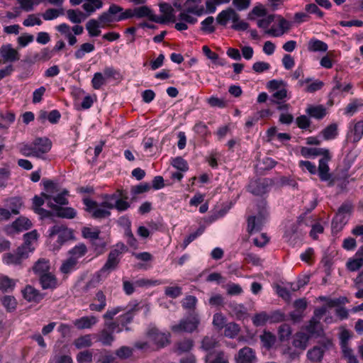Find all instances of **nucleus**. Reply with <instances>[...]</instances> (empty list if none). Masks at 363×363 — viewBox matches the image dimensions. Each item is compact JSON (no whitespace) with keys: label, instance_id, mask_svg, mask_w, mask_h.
Returning a JSON list of instances; mask_svg holds the SVG:
<instances>
[{"label":"nucleus","instance_id":"6e6d98bb","mask_svg":"<svg viewBox=\"0 0 363 363\" xmlns=\"http://www.w3.org/2000/svg\"><path fill=\"white\" fill-rule=\"evenodd\" d=\"M133 350L128 346H122L116 350V357L120 359H126L133 355Z\"/></svg>","mask_w":363,"mask_h":363},{"label":"nucleus","instance_id":"a19ab883","mask_svg":"<svg viewBox=\"0 0 363 363\" xmlns=\"http://www.w3.org/2000/svg\"><path fill=\"white\" fill-rule=\"evenodd\" d=\"M325 151H329V150L324 148L302 147L301 149V154L302 156L305 157L318 155L323 156L325 154Z\"/></svg>","mask_w":363,"mask_h":363},{"label":"nucleus","instance_id":"603ef678","mask_svg":"<svg viewBox=\"0 0 363 363\" xmlns=\"http://www.w3.org/2000/svg\"><path fill=\"white\" fill-rule=\"evenodd\" d=\"M106 77L101 72H96L94 74V77L91 79V85L94 89H100L103 85L106 84Z\"/></svg>","mask_w":363,"mask_h":363},{"label":"nucleus","instance_id":"69168bd1","mask_svg":"<svg viewBox=\"0 0 363 363\" xmlns=\"http://www.w3.org/2000/svg\"><path fill=\"white\" fill-rule=\"evenodd\" d=\"M197 303V299L194 296L189 295L182 302V306L184 308L194 311Z\"/></svg>","mask_w":363,"mask_h":363},{"label":"nucleus","instance_id":"bb28decb","mask_svg":"<svg viewBox=\"0 0 363 363\" xmlns=\"http://www.w3.org/2000/svg\"><path fill=\"white\" fill-rule=\"evenodd\" d=\"M97 340L104 346H111L115 340V336L107 329L104 328L97 335Z\"/></svg>","mask_w":363,"mask_h":363},{"label":"nucleus","instance_id":"20e7f679","mask_svg":"<svg viewBox=\"0 0 363 363\" xmlns=\"http://www.w3.org/2000/svg\"><path fill=\"white\" fill-rule=\"evenodd\" d=\"M332 340L328 337H323L318 341V345H315L307 352V357L311 362H319L322 360L325 351L333 347Z\"/></svg>","mask_w":363,"mask_h":363},{"label":"nucleus","instance_id":"ea45409f","mask_svg":"<svg viewBox=\"0 0 363 363\" xmlns=\"http://www.w3.org/2000/svg\"><path fill=\"white\" fill-rule=\"evenodd\" d=\"M7 206L11 209V213H12L14 215L19 214L20 208L23 206L22 199L19 197H12L6 201Z\"/></svg>","mask_w":363,"mask_h":363},{"label":"nucleus","instance_id":"9d476101","mask_svg":"<svg viewBox=\"0 0 363 363\" xmlns=\"http://www.w3.org/2000/svg\"><path fill=\"white\" fill-rule=\"evenodd\" d=\"M160 11L162 13L161 16H156L155 23L165 24L169 22L174 23L176 17L172 6L167 3L160 4Z\"/></svg>","mask_w":363,"mask_h":363},{"label":"nucleus","instance_id":"37998d69","mask_svg":"<svg viewBox=\"0 0 363 363\" xmlns=\"http://www.w3.org/2000/svg\"><path fill=\"white\" fill-rule=\"evenodd\" d=\"M1 303L7 312H13L16 309L17 307L16 299L13 296H4L1 298Z\"/></svg>","mask_w":363,"mask_h":363},{"label":"nucleus","instance_id":"4468645a","mask_svg":"<svg viewBox=\"0 0 363 363\" xmlns=\"http://www.w3.org/2000/svg\"><path fill=\"white\" fill-rule=\"evenodd\" d=\"M21 292L23 297L28 302L38 303L44 298V294L31 285H26Z\"/></svg>","mask_w":363,"mask_h":363},{"label":"nucleus","instance_id":"9b49d317","mask_svg":"<svg viewBox=\"0 0 363 363\" xmlns=\"http://www.w3.org/2000/svg\"><path fill=\"white\" fill-rule=\"evenodd\" d=\"M331 159L332 156L330 151H325L324 155L319 160L318 171L319 177L322 181H328L330 178V168L328 163Z\"/></svg>","mask_w":363,"mask_h":363},{"label":"nucleus","instance_id":"4d7b16f0","mask_svg":"<svg viewBox=\"0 0 363 363\" xmlns=\"http://www.w3.org/2000/svg\"><path fill=\"white\" fill-rule=\"evenodd\" d=\"M67 14L70 21L74 23H79L84 18V15L81 11L69 9L67 11Z\"/></svg>","mask_w":363,"mask_h":363},{"label":"nucleus","instance_id":"4c0bfd02","mask_svg":"<svg viewBox=\"0 0 363 363\" xmlns=\"http://www.w3.org/2000/svg\"><path fill=\"white\" fill-rule=\"evenodd\" d=\"M320 133L325 140L334 139L338 134L337 125L336 123H331L325 128Z\"/></svg>","mask_w":363,"mask_h":363},{"label":"nucleus","instance_id":"f3484780","mask_svg":"<svg viewBox=\"0 0 363 363\" xmlns=\"http://www.w3.org/2000/svg\"><path fill=\"white\" fill-rule=\"evenodd\" d=\"M308 335L311 337H321L324 330L322 323L315 318H312L305 328Z\"/></svg>","mask_w":363,"mask_h":363},{"label":"nucleus","instance_id":"0eeeda50","mask_svg":"<svg viewBox=\"0 0 363 363\" xmlns=\"http://www.w3.org/2000/svg\"><path fill=\"white\" fill-rule=\"evenodd\" d=\"M199 324V319L197 315H192L186 318L182 319L178 324L172 327L174 333H193Z\"/></svg>","mask_w":363,"mask_h":363},{"label":"nucleus","instance_id":"a18cd8bd","mask_svg":"<svg viewBox=\"0 0 363 363\" xmlns=\"http://www.w3.org/2000/svg\"><path fill=\"white\" fill-rule=\"evenodd\" d=\"M219 346V342L213 337L205 336L201 341V348L210 351Z\"/></svg>","mask_w":363,"mask_h":363},{"label":"nucleus","instance_id":"f257e3e1","mask_svg":"<svg viewBox=\"0 0 363 363\" xmlns=\"http://www.w3.org/2000/svg\"><path fill=\"white\" fill-rule=\"evenodd\" d=\"M52 146V141L48 138L37 137L30 143H20L18 149L24 157L44 159V155L50 151Z\"/></svg>","mask_w":363,"mask_h":363},{"label":"nucleus","instance_id":"774afa93","mask_svg":"<svg viewBox=\"0 0 363 363\" xmlns=\"http://www.w3.org/2000/svg\"><path fill=\"white\" fill-rule=\"evenodd\" d=\"M78 363H91L93 360V352L90 350H84L77 355Z\"/></svg>","mask_w":363,"mask_h":363},{"label":"nucleus","instance_id":"f704fd0d","mask_svg":"<svg viewBox=\"0 0 363 363\" xmlns=\"http://www.w3.org/2000/svg\"><path fill=\"white\" fill-rule=\"evenodd\" d=\"M276 336L269 331L264 330L263 334L260 335V340L263 346L267 350L272 347L276 342Z\"/></svg>","mask_w":363,"mask_h":363},{"label":"nucleus","instance_id":"de8ad7c7","mask_svg":"<svg viewBox=\"0 0 363 363\" xmlns=\"http://www.w3.org/2000/svg\"><path fill=\"white\" fill-rule=\"evenodd\" d=\"M74 345L77 349L91 347L92 345L91 335H85L79 337L74 341Z\"/></svg>","mask_w":363,"mask_h":363},{"label":"nucleus","instance_id":"338daca9","mask_svg":"<svg viewBox=\"0 0 363 363\" xmlns=\"http://www.w3.org/2000/svg\"><path fill=\"white\" fill-rule=\"evenodd\" d=\"M269 320V316L267 313L266 312H261L254 315L252 323L255 326L259 327L264 325Z\"/></svg>","mask_w":363,"mask_h":363},{"label":"nucleus","instance_id":"aec40b11","mask_svg":"<svg viewBox=\"0 0 363 363\" xmlns=\"http://www.w3.org/2000/svg\"><path fill=\"white\" fill-rule=\"evenodd\" d=\"M94 301V303L89 304V309L92 311L101 312L106 306V295L101 290L96 293Z\"/></svg>","mask_w":363,"mask_h":363},{"label":"nucleus","instance_id":"412c9836","mask_svg":"<svg viewBox=\"0 0 363 363\" xmlns=\"http://www.w3.org/2000/svg\"><path fill=\"white\" fill-rule=\"evenodd\" d=\"M306 113L311 118L321 120L326 116L327 109L323 105H310L306 109Z\"/></svg>","mask_w":363,"mask_h":363},{"label":"nucleus","instance_id":"473e14b6","mask_svg":"<svg viewBox=\"0 0 363 363\" xmlns=\"http://www.w3.org/2000/svg\"><path fill=\"white\" fill-rule=\"evenodd\" d=\"M55 215L59 218L72 219L76 217L77 211L71 207L60 206L57 208Z\"/></svg>","mask_w":363,"mask_h":363},{"label":"nucleus","instance_id":"0e129e2a","mask_svg":"<svg viewBox=\"0 0 363 363\" xmlns=\"http://www.w3.org/2000/svg\"><path fill=\"white\" fill-rule=\"evenodd\" d=\"M172 165L181 172H186L189 169L187 162L182 157H177L172 161Z\"/></svg>","mask_w":363,"mask_h":363},{"label":"nucleus","instance_id":"e433bc0d","mask_svg":"<svg viewBox=\"0 0 363 363\" xmlns=\"http://www.w3.org/2000/svg\"><path fill=\"white\" fill-rule=\"evenodd\" d=\"M99 27H101L99 22L95 19L89 20L86 24V29L90 37H96L101 34Z\"/></svg>","mask_w":363,"mask_h":363},{"label":"nucleus","instance_id":"6ab92c4d","mask_svg":"<svg viewBox=\"0 0 363 363\" xmlns=\"http://www.w3.org/2000/svg\"><path fill=\"white\" fill-rule=\"evenodd\" d=\"M39 282L43 289H55L57 288V279L51 272L42 274L39 277Z\"/></svg>","mask_w":363,"mask_h":363},{"label":"nucleus","instance_id":"393cba45","mask_svg":"<svg viewBox=\"0 0 363 363\" xmlns=\"http://www.w3.org/2000/svg\"><path fill=\"white\" fill-rule=\"evenodd\" d=\"M50 269V261L45 258L39 259L33 267V272L38 277L49 273Z\"/></svg>","mask_w":363,"mask_h":363},{"label":"nucleus","instance_id":"cd10ccee","mask_svg":"<svg viewBox=\"0 0 363 363\" xmlns=\"http://www.w3.org/2000/svg\"><path fill=\"white\" fill-rule=\"evenodd\" d=\"M267 184L259 181L250 182L248 186V191L255 196H262L266 193Z\"/></svg>","mask_w":363,"mask_h":363},{"label":"nucleus","instance_id":"2f4dec72","mask_svg":"<svg viewBox=\"0 0 363 363\" xmlns=\"http://www.w3.org/2000/svg\"><path fill=\"white\" fill-rule=\"evenodd\" d=\"M12 227L19 232L27 230L32 227V223L26 217H20L12 223Z\"/></svg>","mask_w":363,"mask_h":363},{"label":"nucleus","instance_id":"680f3d73","mask_svg":"<svg viewBox=\"0 0 363 363\" xmlns=\"http://www.w3.org/2000/svg\"><path fill=\"white\" fill-rule=\"evenodd\" d=\"M21 9L26 12L32 11L35 6L40 4L39 0H17Z\"/></svg>","mask_w":363,"mask_h":363},{"label":"nucleus","instance_id":"c9c22d12","mask_svg":"<svg viewBox=\"0 0 363 363\" xmlns=\"http://www.w3.org/2000/svg\"><path fill=\"white\" fill-rule=\"evenodd\" d=\"M94 50L95 46L93 43H84L74 52V57L76 59H82L84 57L85 54L91 52Z\"/></svg>","mask_w":363,"mask_h":363},{"label":"nucleus","instance_id":"13d9d810","mask_svg":"<svg viewBox=\"0 0 363 363\" xmlns=\"http://www.w3.org/2000/svg\"><path fill=\"white\" fill-rule=\"evenodd\" d=\"M43 184L44 189L48 194L53 196L54 194H56L60 191L59 185L51 180L44 179L43 181Z\"/></svg>","mask_w":363,"mask_h":363},{"label":"nucleus","instance_id":"4be33fe9","mask_svg":"<svg viewBox=\"0 0 363 363\" xmlns=\"http://www.w3.org/2000/svg\"><path fill=\"white\" fill-rule=\"evenodd\" d=\"M205 359L206 363H229L228 355L222 350L208 353Z\"/></svg>","mask_w":363,"mask_h":363},{"label":"nucleus","instance_id":"a211bd4d","mask_svg":"<svg viewBox=\"0 0 363 363\" xmlns=\"http://www.w3.org/2000/svg\"><path fill=\"white\" fill-rule=\"evenodd\" d=\"M255 359V352L249 347H245L240 349L235 356L237 363H253Z\"/></svg>","mask_w":363,"mask_h":363},{"label":"nucleus","instance_id":"f8f14e48","mask_svg":"<svg viewBox=\"0 0 363 363\" xmlns=\"http://www.w3.org/2000/svg\"><path fill=\"white\" fill-rule=\"evenodd\" d=\"M140 308L139 307V303H134L130 308L123 314L121 315L117 318V320L120 323V326L123 328L125 327V330H130V328L128 327V324H130L133 322L134 316L136 312L139 311Z\"/></svg>","mask_w":363,"mask_h":363},{"label":"nucleus","instance_id":"09e8293b","mask_svg":"<svg viewBox=\"0 0 363 363\" xmlns=\"http://www.w3.org/2000/svg\"><path fill=\"white\" fill-rule=\"evenodd\" d=\"M52 199V195L42 192L40 196L35 195L33 199V209L35 211L44 204L45 200Z\"/></svg>","mask_w":363,"mask_h":363},{"label":"nucleus","instance_id":"dca6fc26","mask_svg":"<svg viewBox=\"0 0 363 363\" xmlns=\"http://www.w3.org/2000/svg\"><path fill=\"white\" fill-rule=\"evenodd\" d=\"M348 137L352 143L359 142L363 137V120L354 121L350 124Z\"/></svg>","mask_w":363,"mask_h":363},{"label":"nucleus","instance_id":"1a4fd4ad","mask_svg":"<svg viewBox=\"0 0 363 363\" xmlns=\"http://www.w3.org/2000/svg\"><path fill=\"white\" fill-rule=\"evenodd\" d=\"M121 252L119 250H112L108 255L104 265L99 271V276H108L111 272L117 269L120 262Z\"/></svg>","mask_w":363,"mask_h":363},{"label":"nucleus","instance_id":"c85d7f7f","mask_svg":"<svg viewBox=\"0 0 363 363\" xmlns=\"http://www.w3.org/2000/svg\"><path fill=\"white\" fill-rule=\"evenodd\" d=\"M309 336L304 333H297L293 340V345L298 349L304 350L308 345Z\"/></svg>","mask_w":363,"mask_h":363},{"label":"nucleus","instance_id":"5fc2aeb1","mask_svg":"<svg viewBox=\"0 0 363 363\" xmlns=\"http://www.w3.org/2000/svg\"><path fill=\"white\" fill-rule=\"evenodd\" d=\"M88 3L82 5L83 9L88 13H93L96 9H99L103 6L101 0H86Z\"/></svg>","mask_w":363,"mask_h":363},{"label":"nucleus","instance_id":"423d86ee","mask_svg":"<svg viewBox=\"0 0 363 363\" xmlns=\"http://www.w3.org/2000/svg\"><path fill=\"white\" fill-rule=\"evenodd\" d=\"M30 252L23 247L18 246L12 252H7L3 255V261L8 265H21L28 258Z\"/></svg>","mask_w":363,"mask_h":363},{"label":"nucleus","instance_id":"7c9ffc66","mask_svg":"<svg viewBox=\"0 0 363 363\" xmlns=\"http://www.w3.org/2000/svg\"><path fill=\"white\" fill-rule=\"evenodd\" d=\"M328 48V45L320 40L312 38L308 44V50L310 52H325Z\"/></svg>","mask_w":363,"mask_h":363},{"label":"nucleus","instance_id":"49530a36","mask_svg":"<svg viewBox=\"0 0 363 363\" xmlns=\"http://www.w3.org/2000/svg\"><path fill=\"white\" fill-rule=\"evenodd\" d=\"M223 328L224 335L230 338L235 337L240 330L239 325L233 322L225 324Z\"/></svg>","mask_w":363,"mask_h":363},{"label":"nucleus","instance_id":"8fccbe9b","mask_svg":"<svg viewBox=\"0 0 363 363\" xmlns=\"http://www.w3.org/2000/svg\"><path fill=\"white\" fill-rule=\"evenodd\" d=\"M352 210V206L351 204L349 203H343L342 204L338 210L337 213L335 217V219L337 221L339 220L340 223H345V216L344 214L345 213H350Z\"/></svg>","mask_w":363,"mask_h":363},{"label":"nucleus","instance_id":"7ed1b4c3","mask_svg":"<svg viewBox=\"0 0 363 363\" xmlns=\"http://www.w3.org/2000/svg\"><path fill=\"white\" fill-rule=\"evenodd\" d=\"M267 202L264 200H262L260 203L258 205L259 213L257 216H250L247 219V231L249 234H252L260 231L265 223L268 213L266 211Z\"/></svg>","mask_w":363,"mask_h":363},{"label":"nucleus","instance_id":"ddd939ff","mask_svg":"<svg viewBox=\"0 0 363 363\" xmlns=\"http://www.w3.org/2000/svg\"><path fill=\"white\" fill-rule=\"evenodd\" d=\"M147 335L150 340L159 347H163L169 343L168 336L155 327L150 328Z\"/></svg>","mask_w":363,"mask_h":363},{"label":"nucleus","instance_id":"bf43d9fd","mask_svg":"<svg viewBox=\"0 0 363 363\" xmlns=\"http://www.w3.org/2000/svg\"><path fill=\"white\" fill-rule=\"evenodd\" d=\"M91 244L96 255H100L104 252L106 247V242L104 239L99 238V236L97 239L93 240Z\"/></svg>","mask_w":363,"mask_h":363},{"label":"nucleus","instance_id":"3c124183","mask_svg":"<svg viewBox=\"0 0 363 363\" xmlns=\"http://www.w3.org/2000/svg\"><path fill=\"white\" fill-rule=\"evenodd\" d=\"M78 264V261L69 257L65 261L63 262L60 267V271L62 273L67 274L70 273L72 270L76 269V267Z\"/></svg>","mask_w":363,"mask_h":363},{"label":"nucleus","instance_id":"5701e85b","mask_svg":"<svg viewBox=\"0 0 363 363\" xmlns=\"http://www.w3.org/2000/svg\"><path fill=\"white\" fill-rule=\"evenodd\" d=\"M97 323V318L95 316H83L74 320L73 324L79 330L91 328Z\"/></svg>","mask_w":363,"mask_h":363},{"label":"nucleus","instance_id":"a878e982","mask_svg":"<svg viewBox=\"0 0 363 363\" xmlns=\"http://www.w3.org/2000/svg\"><path fill=\"white\" fill-rule=\"evenodd\" d=\"M135 14L137 18H147L153 22L156 21V15L153 13L152 9L147 6L135 7Z\"/></svg>","mask_w":363,"mask_h":363},{"label":"nucleus","instance_id":"052dcab7","mask_svg":"<svg viewBox=\"0 0 363 363\" xmlns=\"http://www.w3.org/2000/svg\"><path fill=\"white\" fill-rule=\"evenodd\" d=\"M96 363H119L118 358L113 355L110 351L106 350L102 353Z\"/></svg>","mask_w":363,"mask_h":363},{"label":"nucleus","instance_id":"2eb2a0df","mask_svg":"<svg viewBox=\"0 0 363 363\" xmlns=\"http://www.w3.org/2000/svg\"><path fill=\"white\" fill-rule=\"evenodd\" d=\"M0 56L4 62H15L20 59V54L11 44L4 45L0 48Z\"/></svg>","mask_w":363,"mask_h":363},{"label":"nucleus","instance_id":"c756f323","mask_svg":"<svg viewBox=\"0 0 363 363\" xmlns=\"http://www.w3.org/2000/svg\"><path fill=\"white\" fill-rule=\"evenodd\" d=\"M87 251L88 250L86 245L84 243H79L75 245L73 248H72L68 252V254L70 255L69 257L78 261V259L84 256L86 254Z\"/></svg>","mask_w":363,"mask_h":363},{"label":"nucleus","instance_id":"58836bf2","mask_svg":"<svg viewBox=\"0 0 363 363\" xmlns=\"http://www.w3.org/2000/svg\"><path fill=\"white\" fill-rule=\"evenodd\" d=\"M194 346L191 339L185 338L176 343V351L179 354L189 352Z\"/></svg>","mask_w":363,"mask_h":363},{"label":"nucleus","instance_id":"e2e57ef3","mask_svg":"<svg viewBox=\"0 0 363 363\" xmlns=\"http://www.w3.org/2000/svg\"><path fill=\"white\" fill-rule=\"evenodd\" d=\"M278 335L281 341L289 339L291 335V326L287 323L281 324L278 329Z\"/></svg>","mask_w":363,"mask_h":363},{"label":"nucleus","instance_id":"b1692460","mask_svg":"<svg viewBox=\"0 0 363 363\" xmlns=\"http://www.w3.org/2000/svg\"><path fill=\"white\" fill-rule=\"evenodd\" d=\"M363 266V247H361L356 253L355 257L350 259L347 263V269L351 272H355Z\"/></svg>","mask_w":363,"mask_h":363},{"label":"nucleus","instance_id":"72a5a7b5","mask_svg":"<svg viewBox=\"0 0 363 363\" xmlns=\"http://www.w3.org/2000/svg\"><path fill=\"white\" fill-rule=\"evenodd\" d=\"M38 234L35 230L27 233L23 235V242L20 245L27 248L29 252H32L34 250V247L32 246V241L36 240Z\"/></svg>","mask_w":363,"mask_h":363},{"label":"nucleus","instance_id":"39448f33","mask_svg":"<svg viewBox=\"0 0 363 363\" xmlns=\"http://www.w3.org/2000/svg\"><path fill=\"white\" fill-rule=\"evenodd\" d=\"M125 310V308L122 306H117L108 310L103 315V318L106 320L104 323V328L107 329L113 334L115 332L117 333H121L123 329L121 326H120L119 322L117 320L114 321L113 320L115 315H116L120 312L124 311Z\"/></svg>","mask_w":363,"mask_h":363},{"label":"nucleus","instance_id":"6e6552de","mask_svg":"<svg viewBox=\"0 0 363 363\" xmlns=\"http://www.w3.org/2000/svg\"><path fill=\"white\" fill-rule=\"evenodd\" d=\"M57 235V246L59 249L65 242L72 238V231L64 225H55L49 231V237Z\"/></svg>","mask_w":363,"mask_h":363},{"label":"nucleus","instance_id":"79ce46f5","mask_svg":"<svg viewBox=\"0 0 363 363\" xmlns=\"http://www.w3.org/2000/svg\"><path fill=\"white\" fill-rule=\"evenodd\" d=\"M100 234L101 230L98 228L84 227L82 229V237L89 239L91 242L97 239Z\"/></svg>","mask_w":363,"mask_h":363},{"label":"nucleus","instance_id":"f03ea898","mask_svg":"<svg viewBox=\"0 0 363 363\" xmlns=\"http://www.w3.org/2000/svg\"><path fill=\"white\" fill-rule=\"evenodd\" d=\"M101 198L103 201L99 204L100 207L115 208L119 212L125 211L130 207V203L128 201V194L123 189H118L111 194H102Z\"/></svg>","mask_w":363,"mask_h":363},{"label":"nucleus","instance_id":"c03bdc74","mask_svg":"<svg viewBox=\"0 0 363 363\" xmlns=\"http://www.w3.org/2000/svg\"><path fill=\"white\" fill-rule=\"evenodd\" d=\"M16 285L15 281L7 276L0 277V291L2 292L11 291Z\"/></svg>","mask_w":363,"mask_h":363},{"label":"nucleus","instance_id":"864d4df0","mask_svg":"<svg viewBox=\"0 0 363 363\" xmlns=\"http://www.w3.org/2000/svg\"><path fill=\"white\" fill-rule=\"evenodd\" d=\"M43 23L40 18L39 13L29 14L26 19L23 21V25L26 27L34 26L35 25L40 26Z\"/></svg>","mask_w":363,"mask_h":363}]
</instances>
